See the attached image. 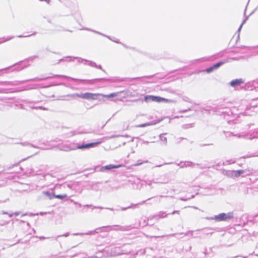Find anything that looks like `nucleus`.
<instances>
[{
  "label": "nucleus",
  "mask_w": 258,
  "mask_h": 258,
  "mask_svg": "<svg viewBox=\"0 0 258 258\" xmlns=\"http://www.w3.org/2000/svg\"><path fill=\"white\" fill-rule=\"evenodd\" d=\"M144 100L145 101H153L156 102H166V103H170L172 102L171 100L162 98L159 96H153V95H148L145 97Z\"/></svg>",
  "instance_id": "f257e3e1"
},
{
  "label": "nucleus",
  "mask_w": 258,
  "mask_h": 258,
  "mask_svg": "<svg viewBox=\"0 0 258 258\" xmlns=\"http://www.w3.org/2000/svg\"><path fill=\"white\" fill-rule=\"evenodd\" d=\"M233 217V214L232 212H229L228 213H221L218 215H216L214 217V219L216 221H227L230 220Z\"/></svg>",
  "instance_id": "f03ea898"
},
{
  "label": "nucleus",
  "mask_w": 258,
  "mask_h": 258,
  "mask_svg": "<svg viewBox=\"0 0 258 258\" xmlns=\"http://www.w3.org/2000/svg\"><path fill=\"white\" fill-rule=\"evenodd\" d=\"M101 95V94L99 93H85L81 94L79 97L82 99L88 100H96L98 99V97Z\"/></svg>",
  "instance_id": "7ed1b4c3"
},
{
  "label": "nucleus",
  "mask_w": 258,
  "mask_h": 258,
  "mask_svg": "<svg viewBox=\"0 0 258 258\" xmlns=\"http://www.w3.org/2000/svg\"><path fill=\"white\" fill-rule=\"evenodd\" d=\"M101 143V142H96L94 143H91L85 145H83L77 147L78 149H82L84 148H88L91 147H94L97 145Z\"/></svg>",
  "instance_id": "20e7f679"
},
{
  "label": "nucleus",
  "mask_w": 258,
  "mask_h": 258,
  "mask_svg": "<svg viewBox=\"0 0 258 258\" xmlns=\"http://www.w3.org/2000/svg\"><path fill=\"white\" fill-rule=\"evenodd\" d=\"M224 63H225L224 61L219 62L214 64L212 67H210L209 68L207 69L206 70V72H207V73H210L211 72H212L214 70L218 68L219 67H220Z\"/></svg>",
  "instance_id": "39448f33"
},
{
  "label": "nucleus",
  "mask_w": 258,
  "mask_h": 258,
  "mask_svg": "<svg viewBox=\"0 0 258 258\" xmlns=\"http://www.w3.org/2000/svg\"><path fill=\"white\" fill-rule=\"evenodd\" d=\"M242 83H243V81L241 79H239L232 80L230 82V84L231 86L235 87L236 86H239Z\"/></svg>",
  "instance_id": "423d86ee"
},
{
  "label": "nucleus",
  "mask_w": 258,
  "mask_h": 258,
  "mask_svg": "<svg viewBox=\"0 0 258 258\" xmlns=\"http://www.w3.org/2000/svg\"><path fill=\"white\" fill-rule=\"evenodd\" d=\"M123 92V91H121L120 92L112 93L108 95H104L101 94V96H102L103 98H112L117 96L119 93H122Z\"/></svg>",
  "instance_id": "0eeeda50"
},
{
  "label": "nucleus",
  "mask_w": 258,
  "mask_h": 258,
  "mask_svg": "<svg viewBox=\"0 0 258 258\" xmlns=\"http://www.w3.org/2000/svg\"><path fill=\"white\" fill-rule=\"evenodd\" d=\"M244 172L243 170H235L232 172V175L234 177H237L240 176L241 174Z\"/></svg>",
  "instance_id": "6e6552de"
},
{
  "label": "nucleus",
  "mask_w": 258,
  "mask_h": 258,
  "mask_svg": "<svg viewBox=\"0 0 258 258\" xmlns=\"http://www.w3.org/2000/svg\"><path fill=\"white\" fill-rule=\"evenodd\" d=\"M122 165L120 164L116 165H108L104 167V168L107 170H110L114 168H118L122 167Z\"/></svg>",
  "instance_id": "1a4fd4ad"
},
{
  "label": "nucleus",
  "mask_w": 258,
  "mask_h": 258,
  "mask_svg": "<svg viewBox=\"0 0 258 258\" xmlns=\"http://www.w3.org/2000/svg\"><path fill=\"white\" fill-rule=\"evenodd\" d=\"M53 197L57 199H62L63 198H66L67 195H54Z\"/></svg>",
  "instance_id": "9d476101"
},
{
  "label": "nucleus",
  "mask_w": 258,
  "mask_h": 258,
  "mask_svg": "<svg viewBox=\"0 0 258 258\" xmlns=\"http://www.w3.org/2000/svg\"><path fill=\"white\" fill-rule=\"evenodd\" d=\"M150 125H151V123H144V124H141L137 125V127H146V126H149Z\"/></svg>",
  "instance_id": "9b49d317"
},
{
  "label": "nucleus",
  "mask_w": 258,
  "mask_h": 258,
  "mask_svg": "<svg viewBox=\"0 0 258 258\" xmlns=\"http://www.w3.org/2000/svg\"><path fill=\"white\" fill-rule=\"evenodd\" d=\"M141 163H138V164H135V166H137V165H141Z\"/></svg>",
  "instance_id": "f8f14e48"
}]
</instances>
